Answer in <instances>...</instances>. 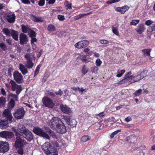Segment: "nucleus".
<instances>
[{
  "label": "nucleus",
  "instance_id": "56",
  "mask_svg": "<svg viewBox=\"0 0 155 155\" xmlns=\"http://www.w3.org/2000/svg\"><path fill=\"white\" fill-rule=\"evenodd\" d=\"M21 2L25 4H30V2L29 0H21Z\"/></svg>",
  "mask_w": 155,
  "mask_h": 155
},
{
  "label": "nucleus",
  "instance_id": "47",
  "mask_svg": "<svg viewBox=\"0 0 155 155\" xmlns=\"http://www.w3.org/2000/svg\"><path fill=\"white\" fill-rule=\"evenodd\" d=\"M88 70L85 65H84L82 69V73L83 74H85L88 71Z\"/></svg>",
  "mask_w": 155,
  "mask_h": 155
},
{
  "label": "nucleus",
  "instance_id": "23",
  "mask_svg": "<svg viewBox=\"0 0 155 155\" xmlns=\"http://www.w3.org/2000/svg\"><path fill=\"white\" fill-rule=\"evenodd\" d=\"M143 74V73L141 72L140 74H137L135 76H134L133 81L131 82V83H134V82L138 81L143 78L144 77L142 75Z\"/></svg>",
  "mask_w": 155,
  "mask_h": 155
},
{
  "label": "nucleus",
  "instance_id": "28",
  "mask_svg": "<svg viewBox=\"0 0 155 155\" xmlns=\"http://www.w3.org/2000/svg\"><path fill=\"white\" fill-rule=\"evenodd\" d=\"M13 30L9 29L7 28H4L2 30V31L4 34L7 36L9 37L11 36V34Z\"/></svg>",
  "mask_w": 155,
  "mask_h": 155
},
{
  "label": "nucleus",
  "instance_id": "29",
  "mask_svg": "<svg viewBox=\"0 0 155 155\" xmlns=\"http://www.w3.org/2000/svg\"><path fill=\"white\" fill-rule=\"evenodd\" d=\"M18 32L12 30L11 34V36H12L13 38L16 41L18 40Z\"/></svg>",
  "mask_w": 155,
  "mask_h": 155
},
{
  "label": "nucleus",
  "instance_id": "32",
  "mask_svg": "<svg viewBox=\"0 0 155 155\" xmlns=\"http://www.w3.org/2000/svg\"><path fill=\"white\" fill-rule=\"evenodd\" d=\"M15 101L13 99H11L8 105V107L9 109L11 110L14 107L15 104Z\"/></svg>",
  "mask_w": 155,
  "mask_h": 155
},
{
  "label": "nucleus",
  "instance_id": "20",
  "mask_svg": "<svg viewBox=\"0 0 155 155\" xmlns=\"http://www.w3.org/2000/svg\"><path fill=\"white\" fill-rule=\"evenodd\" d=\"M16 16L15 14H8L6 16V19L8 22L10 23H13L15 21Z\"/></svg>",
  "mask_w": 155,
  "mask_h": 155
},
{
  "label": "nucleus",
  "instance_id": "13",
  "mask_svg": "<svg viewBox=\"0 0 155 155\" xmlns=\"http://www.w3.org/2000/svg\"><path fill=\"white\" fill-rule=\"evenodd\" d=\"M60 108L64 113L71 114L73 113L71 108L66 105L61 104L60 106Z\"/></svg>",
  "mask_w": 155,
  "mask_h": 155
},
{
  "label": "nucleus",
  "instance_id": "64",
  "mask_svg": "<svg viewBox=\"0 0 155 155\" xmlns=\"http://www.w3.org/2000/svg\"><path fill=\"white\" fill-rule=\"evenodd\" d=\"M132 120V119L131 118V117H127L125 119V121L127 122H129L131 120Z\"/></svg>",
  "mask_w": 155,
  "mask_h": 155
},
{
  "label": "nucleus",
  "instance_id": "22",
  "mask_svg": "<svg viewBox=\"0 0 155 155\" xmlns=\"http://www.w3.org/2000/svg\"><path fill=\"white\" fill-rule=\"evenodd\" d=\"M129 9V7L127 5H125L122 7H117L116 11L120 12L121 14H124Z\"/></svg>",
  "mask_w": 155,
  "mask_h": 155
},
{
  "label": "nucleus",
  "instance_id": "38",
  "mask_svg": "<svg viewBox=\"0 0 155 155\" xmlns=\"http://www.w3.org/2000/svg\"><path fill=\"white\" fill-rule=\"evenodd\" d=\"M151 49H146L142 50V51L145 55L146 54L148 56H150Z\"/></svg>",
  "mask_w": 155,
  "mask_h": 155
},
{
  "label": "nucleus",
  "instance_id": "36",
  "mask_svg": "<svg viewBox=\"0 0 155 155\" xmlns=\"http://www.w3.org/2000/svg\"><path fill=\"white\" fill-rule=\"evenodd\" d=\"M77 122L74 119L71 120L68 125L73 127H75L77 125Z\"/></svg>",
  "mask_w": 155,
  "mask_h": 155
},
{
  "label": "nucleus",
  "instance_id": "63",
  "mask_svg": "<svg viewBox=\"0 0 155 155\" xmlns=\"http://www.w3.org/2000/svg\"><path fill=\"white\" fill-rule=\"evenodd\" d=\"M6 42L9 45H12V40L10 39H8L6 40Z\"/></svg>",
  "mask_w": 155,
  "mask_h": 155
},
{
  "label": "nucleus",
  "instance_id": "54",
  "mask_svg": "<svg viewBox=\"0 0 155 155\" xmlns=\"http://www.w3.org/2000/svg\"><path fill=\"white\" fill-rule=\"evenodd\" d=\"M58 18L59 20L61 21L64 20L65 19L64 16L61 15H58Z\"/></svg>",
  "mask_w": 155,
  "mask_h": 155
},
{
  "label": "nucleus",
  "instance_id": "58",
  "mask_svg": "<svg viewBox=\"0 0 155 155\" xmlns=\"http://www.w3.org/2000/svg\"><path fill=\"white\" fill-rule=\"evenodd\" d=\"M153 31V27H151V26H149L148 27L147 29V31L148 32H151Z\"/></svg>",
  "mask_w": 155,
  "mask_h": 155
},
{
  "label": "nucleus",
  "instance_id": "9",
  "mask_svg": "<svg viewBox=\"0 0 155 155\" xmlns=\"http://www.w3.org/2000/svg\"><path fill=\"white\" fill-rule=\"evenodd\" d=\"M14 80L18 84H20L23 81V78L21 74L18 71H15L13 73Z\"/></svg>",
  "mask_w": 155,
  "mask_h": 155
},
{
  "label": "nucleus",
  "instance_id": "44",
  "mask_svg": "<svg viewBox=\"0 0 155 155\" xmlns=\"http://www.w3.org/2000/svg\"><path fill=\"white\" fill-rule=\"evenodd\" d=\"M125 71L124 70H121L120 71H118L117 72L118 74L116 75V77H120L122 75L125 73Z\"/></svg>",
  "mask_w": 155,
  "mask_h": 155
},
{
  "label": "nucleus",
  "instance_id": "26",
  "mask_svg": "<svg viewBox=\"0 0 155 155\" xmlns=\"http://www.w3.org/2000/svg\"><path fill=\"white\" fill-rule=\"evenodd\" d=\"M45 130H46L45 132L48 133L49 135L51 136L52 137L56 139H57V136L56 135V134L52 131L50 129L48 128H46Z\"/></svg>",
  "mask_w": 155,
  "mask_h": 155
},
{
  "label": "nucleus",
  "instance_id": "46",
  "mask_svg": "<svg viewBox=\"0 0 155 155\" xmlns=\"http://www.w3.org/2000/svg\"><path fill=\"white\" fill-rule=\"evenodd\" d=\"M112 31L114 33L117 35H119V32L118 30V28L114 26H112Z\"/></svg>",
  "mask_w": 155,
  "mask_h": 155
},
{
  "label": "nucleus",
  "instance_id": "45",
  "mask_svg": "<svg viewBox=\"0 0 155 155\" xmlns=\"http://www.w3.org/2000/svg\"><path fill=\"white\" fill-rule=\"evenodd\" d=\"M139 20H133L132 21L130 22V25H136L138 24L139 22Z\"/></svg>",
  "mask_w": 155,
  "mask_h": 155
},
{
  "label": "nucleus",
  "instance_id": "6",
  "mask_svg": "<svg viewBox=\"0 0 155 155\" xmlns=\"http://www.w3.org/2000/svg\"><path fill=\"white\" fill-rule=\"evenodd\" d=\"M33 132L36 134L39 135L47 139H49L50 137L48 134L44 132L41 128L38 127H34L33 129Z\"/></svg>",
  "mask_w": 155,
  "mask_h": 155
},
{
  "label": "nucleus",
  "instance_id": "42",
  "mask_svg": "<svg viewBox=\"0 0 155 155\" xmlns=\"http://www.w3.org/2000/svg\"><path fill=\"white\" fill-rule=\"evenodd\" d=\"M21 29L22 31L23 32L26 33L28 31V30L29 29L26 26L22 25H21Z\"/></svg>",
  "mask_w": 155,
  "mask_h": 155
},
{
  "label": "nucleus",
  "instance_id": "39",
  "mask_svg": "<svg viewBox=\"0 0 155 155\" xmlns=\"http://www.w3.org/2000/svg\"><path fill=\"white\" fill-rule=\"evenodd\" d=\"M0 47L4 51H5L7 49V46L6 44L3 42L0 43Z\"/></svg>",
  "mask_w": 155,
  "mask_h": 155
},
{
  "label": "nucleus",
  "instance_id": "57",
  "mask_svg": "<svg viewBox=\"0 0 155 155\" xmlns=\"http://www.w3.org/2000/svg\"><path fill=\"white\" fill-rule=\"evenodd\" d=\"M81 18V17L80 14L78 15H76L74 17V19L75 20H78Z\"/></svg>",
  "mask_w": 155,
  "mask_h": 155
},
{
  "label": "nucleus",
  "instance_id": "59",
  "mask_svg": "<svg viewBox=\"0 0 155 155\" xmlns=\"http://www.w3.org/2000/svg\"><path fill=\"white\" fill-rule=\"evenodd\" d=\"M1 94L2 95H3V96H5L6 95V92L4 88H2L1 89Z\"/></svg>",
  "mask_w": 155,
  "mask_h": 155
},
{
  "label": "nucleus",
  "instance_id": "16",
  "mask_svg": "<svg viewBox=\"0 0 155 155\" xmlns=\"http://www.w3.org/2000/svg\"><path fill=\"white\" fill-rule=\"evenodd\" d=\"M41 148L44 152L47 154L49 152H51L52 148H51L50 143L48 142H45L42 146Z\"/></svg>",
  "mask_w": 155,
  "mask_h": 155
},
{
  "label": "nucleus",
  "instance_id": "41",
  "mask_svg": "<svg viewBox=\"0 0 155 155\" xmlns=\"http://www.w3.org/2000/svg\"><path fill=\"white\" fill-rule=\"evenodd\" d=\"M64 5L67 7V9H71V3L68 1H65L64 2Z\"/></svg>",
  "mask_w": 155,
  "mask_h": 155
},
{
  "label": "nucleus",
  "instance_id": "34",
  "mask_svg": "<svg viewBox=\"0 0 155 155\" xmlns=\"http://www.w3.org/2000/svg\"><path fill=\"white\" fill-rule=\"evenodd\" d=\"M62 118L68 124L69 123L70 121L71 120L70 117L68 116L63 115L62 116Z\"/></svg>",
  "mask_w": 155,
  "mask_h": 155
},
{
  "label": "nucleus",
  "instance_id": "27",
  "mask_svg": "<svg viewBox=\"0 0 155 155\" xmlns=\"http://www.w3.org/2000/svg\"><path fill=\"white\" fill-rule=\"evenodd\" d=\"M18 95L17 94H15L11 93L8 95L7 97L8 98L13 99L14 101H18Z\"/></svg>",
  "mask_w": 155,
  "mask_h": 155
},
{
  "label": "nucleus",
  "instance_id": "30",
  "mask_svg": "<svg viewBox=\"0 0 155 155\" xmlns=\"http://www.w3.org/2000/svg\"><path fill=\"white\" fill-rule=\"evenodd\" d=\"M32 19L35 22H41L43 21V18L41 17L33 15Z\"/></svg>",
  "mask_w": 155,
  "mask_h": 155
},
{
  "label": "nucleus",
  "instance_id": "21",
  "mask_svg": "<svg viewBox=\"0 0 155 155\" xmlns=\"http://www.w3.org/2000/svg\"><path fill=\"white\" fill-rule=\"evenodd\" d=\"M9 121L2 118L0 119V128L2 129H5L8 127Z\"/></svg>",
  "mask_w": 155,
  "mask_h": 155
},
{
  "label": "nucleus",
  "instance_id": "17",
  "mask_svg": "<svg viewBox=\"0 0 155 155\" xmlns=\"http://www.w3.org/2000/svg\"><path fill=\"white\" fill-rule=\"evenodd\" d=\"M57 132L60 134H64L66 132V127L62 122V124L59 125L55 129Z\"/></svg>",
  "mask_w": 155,
  "mask_h": 155
},
{
  "label": "nucleus",
  "instance_id": "2",
  "mask_svg": "<svg viewBox=\"0 0 155 155\" xmlns=\"http://www.w3.org/2000/svg\"><path fill=\"white\" fill-rule=\"evenodd\" d=\"M25 58L26 60L25 66L27 68L31 69L34 66L32 61H35L36 58L33 53H28L25 55Z\"/></svg>",
  "mask_w": 155,
  "mask_h": 155
},
{
  "label": "nucleus",
  "instance_id": "51",
  "mask_svg": "<svg viewBox=\"0 0 155 155\" xmlns=\"http://www.w3.org/2000/svg\"><path fill=\"white\" fill-rule=\"evenodd\" d=\"M99 41L100 43L103 45H106L109 43V42L106 40H102Z\"/></svg>",
  "mask_w": 155,
  "mask_h": 155
},
{
  "label": "nucleus",
  "instance_id": "19",
  "mask_svg": "<svg viewBox=\"0 0 155 155\" xmlns=\"http://www.w3.org/2000/svg\"><path fill=\"white\" fill-rule=\"evenodd\" d=\"M20 44L21 45L26 44L28 41V37L27 36L23 33L20 34L19 37Z\"/></svg>",
  "mask_w": 155,
  "mask_h": 155
},
{
  "label": "nucleus",
  "instance_id": "53",
  "mask_svg": "<svg viewBox=\"0 0 155 155\" xmlns=\"http://www.w3.org/2000/svg\"><path fill=\"white\" fill-rule=\"evenodd\" d=\"M45 4V0H40L38 2V5L40 6H43Z\"/></svg>",
  "mask_w": 155,
  "mask_h": 155
},
{
  "label": "nucleus",
  "instance_id": "31",
  "mask_svg": "<svg viewBox=\"0 0 155 155\" xmlns=\"http://www.w3.org/2000/svg\"><path fill=\"white\" fill-rule=\"evenodd\" d=\"M47 30L50 32L55 31L56 28L54 25L51 24H49L47 27Z\"/></svg>",
  "mask_w": 155,
  "mask_h": 155
},
{
  "label": "nucleus",
  "instance_id": "11",
  "mask_svg": "<svg viewBox=\"0 0 155 155\" xmlns=\"http://www.w3.org/2000/svg\"><path fill=\"white\" fill-rule=\"evenodd\" d=\"M42 101L45 107L49 108H52L54 105L52 101L48 97H44Z\"/></svg>",
  "mask_w": 155,
  "mask_h": 155
},
{
  "label": "nucleus",
  "instance_id": "43",
  "mask_svg": "<svg viewBox=\"0 0 155 155\" xmlns=\"http://www.w3.org/2000/svg\"><path fill=\"white\" fill-rule=\"evenodd\" d=\"M142 92V90L140 89L137 90L134 93V94L136 96H139L141 94Z\"/></svg>",
  "mask_w": 155,
  "mask_h": 155
},
{
  "label": "nucleus",
  "instance_id": "12",
  "mask_svg": "<svg viewBox=\"0 0 155 155\" xmlns=\"http://www.w3.org/2000/svg\"><path fill=\"white\" fill-rule=\"evenodd\" d=\"M24 138L25 139L28 141L30 142L34 138L33 134L28 129L22 135Z\"/></svg>",
  "mask_w": 155,
  "mask_h": 155
},
{
  "label": "nucleus",
  "instance_id": "24",
  "mask_svg": "<svg viewBox=\"0 0 155 155\" xmlns=\"http://www.w3.org/2000/svg\"><path fill=\"white\" fill-rule=\"evenodd\" d=\"M144 25L142 24H140L139 25L137 28L135 29V30L138 34H141L145 30Z\"/></svg>",
  "mask_w": 155,
  "mask_h": 155
},
{
  "label": "nucleus",
  "instance_id": "25",
  "mask_svg": "<svg viewBox=\"0 0 155 155\" xmlns=\"http://www.w3.org/2000/svg\"><path fill=\"white\" fill-rule=\"evenodd\" d=\"M25 66L21 64H19V68L20 71L22 73L25 75L27 74L28 72V71L26 68Z\"/></svg>",
  "mask_w": 155,
  "mask_h": 155
},
{
  "label": "nucleus",
  "instance_id": "18",
  "mask_svg": "<svg viewBox=\"0 0 155 155\" xmlns=\"http://www.w3.org/2000/svg\"><path fill=\"white\" fill-rule=\"evenodd\" d=\"M14 135L12 132L7 131H2L0 132V137L5 138H11Z\"/></svg>",
  "mask_w": 155,
  "mask_h": 155
},
{
  "label": "nucleus",
  "instance_id": "61",
  "mask_svg": "<svg viewBox=\"0 0 155 155\" xmlns=\"http://www.w3.org/2000/svg\"><path fill=\"white\" fill-rule=\"evenodd\" d=\"M105 115V114L104 112H102L99 114H97V116H99L100 117H101L104 116Z\"/></svg>",
  "mask_w": 155,
  "mask_h": 155
},
{
  "label": "nucleus",
  "instance_id": "40",
  "mask_svg": "<svg viewBox=\"0 0 155 155\" xmlns=\"http://www.w3.org/2000/svg\"><path fill=\"white\" fill-rule=\"evenodd\" d=\"M28 33L30 37H35L36 35V33L33 30H30L29 31H28Z\"/></svg>",
  "mask_w": 155,
  "mask_h": 155
},
{
  "label": "nucleus",
  "instance_id": "50",
  "mask_svg": "<svg viewBox=\"0 0 155 155\" xmlns=\"http://www.w3.org/2000/svg\"><path fill=\"white\" fill-rule=\"evenodd\" d=\"M86 89H84L83 87H78V91L81 93V94H82L84 91L85 92L87 91Z\"/></svg>",
  "mask_w": 155,
  "mask_h": 155
},
{
  "label": "nucleus",
  "instance_id": "15",
  "mask_svg": "<svg viewBox=\"0 0 155 155\" xmlns=\"http://www.w3.org/2000/svg\"><path fill=\"white\" fill-rule=\"evenodd\" d=\"M134 79V76L133 75L128 76L127 75H125L124 78L118 82V84L120 85L124 83L127 82L128 81L130 82V83H131V82L133 81Z\"/></svg>",
  "mask_w": 155,
  "mask_h": 155
},
{
  "label": "nucleus",
  "instance_id": "33",
  "mask_svg": "<svg viewBox=\"0 0 155 155\" xmlns=\"http://www.w3.org/2000/svg\"><path fill=\"white\" fill-rule=\"evenodd\" d=\"M6 99L5 97H0V107H4L6 103Z\"/></svg>",
  "mask_w": 155,
  "mask_h": 155
},
{
  "label": "nucleus",
  "instance_id": "35",
  "mask_svg": "<svg viewBox=\"0 0 155 155\" xmlns=\"http://www.w3.org/2000/svg\"><path fill=\"white\" fill-rule=\"evenodd\" d=\"M52 150L51 152H49L47 154V155H58L56 150L54 148L52 147Z\"/></svg>",
  "mask_w": 155,
  "mask_h": 155
},
{
  "label": "nucleus",
  "instance_id": "52",
  "mask_svg": "<svg viewBox=\"0 0 155 155\" xmlns=\"http://www.w3.org/2000/svg\"><path fill=\"white\" fill-rule=\"evenodd\" d=\"M153 23V21L150 20H147L145 23V24L147 26H149Z\"/></svg>",
  "mask_w": 155,
  "mask_h": 155
},
{
  "label": "nucleus",
  "instance_id": "14",
  "mask_svg": "<svg viewBox=\"0 0 155 155\" xmlns=\"http://www.w3.org/2000/svg\"><path fill=\"white\" fill-rule=\"evenodd\" d=\"M89 44V42L87 40H83L76 43L75 47L78 48H81L87 47Z\"/></svg>",
  "mask_w": 155,
  "mask_h": 155
},
{
  "label": "nucleus",
  "instance_id": "8",
  "mask_svg": "<svg viewBox=\"0 0 155 155\" xmlns=\"http://www.w3.org/2000/svg\"><path fill=\"white\" fill-rule=\"evenodd\" d=\"M9 149V145L7 142L0 141V153H5Z\"/></svg>",
  "mask_w": 155,
  "mask_h": 155
},
{
  "label": "nucleus",
  "instance_id": "1",
  "mask_svg": "<svg viewBox=\"0 0 155 155\" xmlns=\"http://www.w3.org/2000/svg\"><path fill=\"white\" fill-rule=\"evenodd\" d=\"M16 140L15 143V146L19 154L22 155L24 152L23 147L27 143V142L24 139L21 138L20 135L18 134H15Z\"/></svg>",
  "mask_w": 155,
  "mask_h": 155
},
{
  "label": "nucleus",
  "instance_id": "3",
  "mask_svg": "<svg viewBox=\"0 0 155 155\" xmlns=\"http://www.w3.org/2000/svg\"><path fill=\"white\" fill-rule=\"evenodd\" d=\"M25 111L22 107H18L15 110L13 115L16 119H20L24 117Z\"/></svg>",
  "mask_w": 155,
  "mask_h": 155
},
{
  "label": "nucleus",
  "instance_id": "49",
  "mask_svg": "<svg viewBox=\"0 0 155 155\" xmlns=\"http://www.w3.org/2000/svg\"><path fill=\"white\" fill-rule=\"evenodd\" d=\"M102 63V62L100 59H97L96 61V65L97 67H99Z\"/></svg>",
  "mask_w": 155,
  "mask_h": 155
},
{
  "label": "nucleus",
  "instance_id": "10",
  "mask_svg": "<svg viewBox=\"0 0 155 155\" xmlns=\"http://www.w3.org/2000/svg\"><path fill=\"white\" fill-rule=\"evenodd\" d=\"M28 130V129L26 128L23 124H20L18 126L17 130L15 129L13 130L15 132V135L18 134L21 136H22V135Z\"/></svg>",
  "mask_w": 155,
  "mask_h": 155
},
{
  "label": "nucleus",
  "instance_id": "62",
  "mask_svg": "<svg viewBox=\"0 0 155 155\" xmlns=\"http://www.w3.org/2000/svg\"><path fill=\"white\" fill-rule=\"evenodd\" d=\"M39 69H38V68H36L35 71V74H34V76L35 77L36 75H37L39 73Z\"/></svg>",
  "mask_w": 155,
  "mask_h": 155
},
{
  "label": "nucleus",
  "instance_id": "4",
  "mask_svg": "<svg viewBox=\"0 0 155 155\" xmlns=\"http://www.w3.org/2000/svg\"><path fill=\"white\" fill-rule=\"evenodd\" d=\"M61 124H62V121L59 118L54 117L50 120L49 126L53 129H55Z\"/></svg>",
  "mask_w": 155,
  "mask_h": 155
},
{
  "label": "nucleus",
  "instance_id": "7",
  "mask_svg": "<svg viewBox=\"0 0 155 155\" xmlns=\"http://www.w3.org/2000/svg\"><path fill=\"white\" fill-rule=\"evenodd\" d=\"M2 118L9 121V123H11L12 121L13 117L11 112V111L8 109H5L2 113Z\"/></svg>",
  "mask_w": 155,
  "mask_h": 155
},
{
  "label": "nucleus",
  "instance_id": "55",
  "mask_svg": "<svg viewBox=\"0 0 155 155\" xmlns=\"http://www.w3.org/2000/svg\"><path fill=\"white\" fill-rule=\"evenodd\" d=\"M46 94H47L49 96L51 97H54V94L52 92L49 91H47V92Z\"/></svg>",
  "mask_w": 155,
  "mask_h": 155
},
{
  "label": "nucleus",
  "instance_id": "48",
  "mask_svg": "<svg viewBox=\"0 0 155 155\" xmlns=\"http://www.w3.org/2000/svg\"><path fill=\"white\" fill-rule=\"evenodd\" d=\"M98 68L96 66L93 67L91 68V71L93 73L96 74L97 72Z\"/></svg>",
  "mask_w": 155,
  "mask_h": 155
},
{
  "label": "nucleus",
  "instance_id": "37",
  "mask_svg": "<svg viewBox=\"0 0 155 155\" xmlns=\"http://www.w3.org/2000/svg\"><path fill=\"white\" fill-rule=\"evenodd\" d=\"M90 139V138L89 136L85 135L82 137L81 140L83 142H85L89 140Z\"/></svg>",
  "mask_w": 155,
  "mask_h": 155
},
{
  "label": "nucleus",
  "instance_id": "5",
  "mask_svg": "<svg viewBox=\"0 0 155 155\" xmlns=\"http://www.w3.org/2000/svg\"><path fill=\"white\" fill-rule=\"evenodd\" d=\"M9 83L11 84L12 91H16V94L19 95L22 90L21 85L17 84L14 81L12 80H10Z\"/></svg>",
  "mask_w": 155,
  "mask_h": 155
},
{
  "label": "nucleus",
  "instance_id": "60",
  "mask_svg": "<svg viewBox=\"0 0 155 155\" xmlns=\"http://www.w3.org/2000/svg\"><path fill=\"white\" fill-rule=\"evenodd\" d=\"M12 69V68H10L8 70V74L10 76H11L12 74H11Z\"/></svg>",
  "mask_w": 155,
  "mask_h": 155
}]
</instances>
